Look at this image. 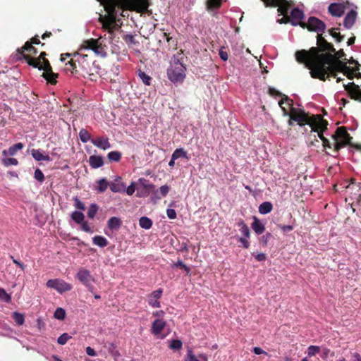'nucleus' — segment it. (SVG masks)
I'll list each match as a JSON object with an SVG mask.
<instances>
[{"mask_svg": "<svg viewBox=\"0 0 361 361\" xmlns=\"http://www.w3.org/2000/svg\"><path fill=\"white\" fill-rule=\"evenodd\" d=\"M338 30V28H331L329 30V33L336 39L338 42H341L343 40L344 36L341 35L339 32H337L336 30Z\"/></svg>", "mask_w": 361, "mask_h": 361, "instance_id": "79ce46f5", "label": "nucleus"}, {"mask_svg": "<svg viewBox=\"0 0 361 361\" xmlns=\"http://www.w3.org/2000/svg\"><path fill=\"white\" fill-rule=\"evenodd\" d=\"M91 142L94 146L103 150H106L111 147L109 142V140L107 137H97L96 138L92 139Z\"/></svg>", "mask_w": 361, "mask_h": 361, "instance_id": "2eb2a0df", "label": "nucleus"}, {"mask_svg": "<svg viewBox=\"0 0 361 361\" xmlns=\"http://www.w3.org/2000/svg\"><path fill=\"white\" fill-rule=\"evenodd\" d=\"M293 26L300 25L303 29L307 28L310 32H315L319 34H322L326 29V24L320 19L311 16L308 18L307 23L298 21L291 22Z\"/></svg>", "mask_w": 361, "mask_h": 361, "instance_id": "1a4fd4ad", "label": "nucleus"}, {"mask_svg": "<svg viewBox=\"0 0 361 361\" xmlns=\"http://www.w3.org/2000/svg\"><path fill=\"white\" fill-rule=\"evenodd\" d=\"M72 337L69 336L67 333H63L61 334L57 339V343L59 345H65L69 339H71Z\"/></svg>", "mask_w": 361, "mask_h": 361, "instance_id": "de8ad7c7", "label": "nucleus"}, {"mask_svg": "<svg viewBox=\"0 0 361 361\" xmlns=\"http://www.w3.org/2000/svg\"><path fill=\"white\" fill-rule=\"evenodd\" d=\"M163 290L161 288H159L154 291H153L149 296H148V303L149 305H151L153 307H160V302L159 299L161 298L162 295Z\"/></svg>", "mask_w": 361, "mask_h": 361, "instance_id": "dca6fc26", "label": "nucleus"}, {"mask_svg": "<svg viewBox=\"0 0 361 361\" xmlns=\"http://www.w3.org/2000/svg\"><path fill=\"white\" fill-rule=\"evenodd\" d=\"M135 190L134 183H132L126 189V193L128 195H132Z\"/></svg>", "mask_w": 361, "mask_h": 361, "instance_id": "774afa93", "label": "nucleus"}, {"mask_svg": "<svg viewBox=\"0 0 361 361\" xmlns=\"http://www.w3.org/2000/svg\"><path fill=\"white\" fill-rule=\"evenodd\" d=\"M98 211V207L96 204H92L87 212V216L90 219H94Z\"/></svg>", "mask_w": 361, "mask_h": 361, "instance_id": "49530a36", "label": "nucleus"}, {"mask_svg": "<svg viewBox=\"0 0 361 361\" xmlns=\"http://www.w3.org/2000/svg\"><path fill=\"white\" fill-rule=\"evenodd\" d=\"M79 137L82 142L86 143L91 140V135L88 131L84 128H82L79 132Z\"/></svg>", "mask_w": 361, "mask_h": 361, "instance_id": "58836bf2", "label": "nucleus"}, {"mask_svg": "<svg viewBox=\"0 0 361 361\" xmlns=\"http://www.w3.org/2000/svg\"><path fill=\"white\" fill-rule=\"evenodd\" d=\"M1 163L5 166H17L18 164V161L13 157H4L1 159Z\"/></svg>", "mask_w": 361, "mask_h": 361, "instance_id": "4c0bfd02", "label": "nucleus"}, {"mask_svg": "<svg viewBox=\"0 0 361 361\" xmlns=\"http://www.w3.org/2000/svg\"><path fill=\"white\" fill-rule=\"evenodd\" d=\"M206 4L207 10L218 9L222 4V0H207Z\"/></svg>", "mask_w": 361, "mask_h": 361, "instance_id": "7c9ffc66", "label": "nucleus"}, {"mask_svg": "<svg viewBox=\"0 0 361 361\" xmlns=\"http://www.w3.org/2000/svg\"><path fill=\"white\" fill-rule=\"evenodd\" d=\"M139 183L141 185V186L143 188V189L145 190V193H143V197H147L149 195V193L152 191H154L155 186L154 185L149 183L148 180H147L145 178H140Z\"/></svg>", "mask_w": 361, "mask_h": 361, "instance_id": "393cba45", "label": "nucleus"}, {"mask_svg": "<svg viewBox=\"0 0 361 361\" xmlns=\"http://www.w3.org/2000/svg\"><path fill=\"white\" fill-rule=\"evenodd\" d=\"M252 228L255 232L256 234L260 235L265 231V226L264 224H262V222L259 221V219L256 217L253 216V222L251 225Z\"/></svg>", "mask_w": 361, "mask_h": 361, "instance_id": "b1692460", "label": "nucleus"}, {"mask_svg": "<svg viewBox=\"0 0 361 361\" xmlns=\"http://www.w3.org/2000/svg\"><path fill=\"white\" fill-rule=\"evenodd\" d=\"M74 206L75 208L80 209V210H85V204L81 202L77 197H74Z\"/></svg>", "mask_w": 361, "mask_h": 361, "instance_id": "4d7b16f0", "label": "nucleus"}, {"mask_svg": "<svg viewBox=\"0 0 361 361\" xmlns=\"http://www.w3.org/2000/svg\"><path fill=\"white\" fill-rule=\"evenodd\" d=\"M277 22L280 24H286L291 22H295L294 20H291L290 17L288 16H283V18L279 19Z\"/></svg>", "mask_w": 361, "mask_h": 361, "instance_id": "13d9d810", "label": "nucleus"}, {"mask_svg": "<svg viewBox=\"0 0 361 361\" xmlns=\"http://www.w3.org/2000/svg\"><path fill=\"white\" fill-rule=\"evenodd\" d=\"M17 51L29 66L40 71L43 70L42 77L48 82L51 85L56 84L59 74L53 72L49 60L46 59L47 54L45 51H42L37 58L31 56L37 54V49L31 45L30 42H26L20 49H17Z\"/></svg>", "mask_w": 361, "mask_h": 361, "instance_id": "7ed1b4c3", "label": "nucleus"}, {"mask_svg": "<svg viewBox=\"0 0 361 361\" xmlns=\"http://www.w3.org/2000/svg\"><path fill=\"white\" fill-rule=\"evenodd\" d=\"M185 72V66L178 59H175L167 69V77L173 83H182L186 76Z\"/></svg>", "mask_w": 361, "mask_h": 361, "instance_id": "6e6552de", "label": "nucleus"}, {"mask_svg": "<svg viewBox=\"0 0 361 361\" xmlns=\"http://www.w3.org/2000/svg\"><path fill=\"white\" fill-rule=\"evenodd\" d=\"M88 161L92 169H97L104 165V159L102 156L92 155Z\"/></svg>", "mask_w": 361, "mask_h": 361, "instance_id": "412c9836", "label": "nucleus"}, {"mask_svg": "<svg viewBox=\"0 0 361 361\" xmlns=\"http://www.w3.org/2000/svg\"><path fill=\"white\" fill-rule=\"evenodd\" d=\"M104 6L107 15H100L99 21L102 24V29L110 34H114L117 30L118 25L117 22L118 12L121 11L120 16H125L124 11L128 8L137 12L143 13L147 10L149 6L148 0H98Z\"/></svg>", "mask_w": 361, "mask_h": 361, "instance_id": "f257e3e1", "label": "nucleus"}, {"mask_svg": "<svg viewBox=\"0 0 361 361\" xmlns=\"http://www.w3.org/2000/svg\"><path fill=\"white\" fill-rule=\"evenodd\" d=\"M238 242L242 243L243 247L245 249L249 248L250 247V242L247 240V238L240 237L238 239Z\"/></svg>", "mask_w": 361, "mask_h": 361, "instance_id": "052dcab7", "label": "nucleus"}, {"mask_svg": "<svg viewBox=\"0 0 361 361\" xmlns=\"http://www.w3.org/2000/svg\"><path fill=\"white\" fill-rule=\"evenodd\" d=\"M54 317L57 319L63 320L66 317V312L63 308L58 307L54 313Z\"/></svg>", "mask_w": 361, "mask_h": 361, "instance_id": "c03bdc74", "label": "nucleus"}, {"mask_svg": "<svg viewBox=\"0 0 361 361\" xmlns=\"http://www.w3.org/2000/svg\"><path fill=\"white\" fill-rule=\"evenodd\" d=\"M290 18L292 20H302L304 18V13L298 8H293L290 12Z\"/></svg>", "mask_w": 361, "mask_h": 361, "instance_id": "f704fd0d", "label": "nucleus"}, {"mask_svg": "<svg viewBox=\"0 0 361 361\" xmlns=\"http://www.w3.org/2000/svg\"><path fill=\"white\" fill-rule=\"evenodd\" d=\"M333 55L334 56L335 59L340 60V59H342L345 54L343 49H340L337 52L335 51V52L333 53Z\"/></svg>", "mask_w": 361, "mask_h": 361, "instance_id": "e2e57ef3", "label": "nucleus"}, {"mask_svg": "<svg viewBox=\"0 0 361 361\" xmlns=\"http://www.w3.org/2000/svg\"><path fill=\"white\" fill-rule=\"evenodd\" d=\"M139 224L142 228L149 229L152 226V221L147 216H142L139 220Z\"/></svg>", "mask_w": 361, "mask_h": 361, "instance_id": "c9c22d12", "label": "nucleus"}, {"mask_svg": "<svg viewBox=\"0 0 361 361\" xmlns=\"http://www.w3.org/2000/svg\"><path fill=\"white\" fill-rule=\"evenodd\" d=\"M31 154L36 161H51L49 156L44 155L39 149H32L31 150Z\"/></svg>", "mask_w": 361, "mask_h": 361, "instance_id": "bb28decb", "label": "nucleus"}, {"mask_svg": "<svg viewBox=\"0 0 361 361\" xmlns=\"http://www.w3.org/2000/svg\"><path fill=\"white\" fill-rule=\"evenodd\" d=\"M166 326V322L163 319H157L154 320L152 325V333L154 335L159 334Z\"/></svg>", "mask_w": 361, "mask_h": 361, "instance_id": "aec40b11", "label": "nucleus"}, {"mask_svg": "<svg viewBox=\"0 0 361 361\" xmlns=\"http://www.w3.org/2000/svg\"><path fill=\"white\" fill-rule=\"evenodd\" d=\"M101 38L98 39H89L83 41L79 50L73 54H61V61H64L66 57L73 56L78 63V66L82 69V72L85 71V67H89L90 64L93 63L92 59L87 54H83L82 51L84 50H92L97 54H102L104 53V47L100 42Z\"/></svg>", "mask_w": 361, "mask_h": 361, "instance_id": "39448f33", "label": "nucleus"}, {"mask_svg": "<svg viewBox=\"0 0 361 361\" xmlns=\"http://www.w3.org/2000/svg\"><path fill=\"white\" fill-rule=\"evenodd\" d=\"M12 318L14 319L17 325L21 326L25 322V317L23 314L15 312L12 314Z\"/></svg>", "mask_w": 361, "mask_h": 361, "instance_id": "ea45409f", "label": "nucleus"}, {"mask_svg": "<svg viewBox=\"0 0 361 361\" xmlns=\"http://www.w3.org/2000/svg\"><path fill=\"white\" fill-rule=\"evenodd\" d=\"M99 67L95 65V61L90 64L89 67H85V71L82 72L84 76L87 75L93 80L92 77H96L99 74Z\"/></svg>", "mask_w": 361, "mask_h": 361, "instance_id": "6ab92c4d", "label": "nucleus"}, {"mask_svg": "<svg viewBox=\"0 0 361 361\" xmlns=\"http://www.w3.org/2000/svg\"><path fill=\"white\" fill-rule=\"evenodd\" d=\"M329 65H325L328 67H318L313 69L312 72H310L311 77L315 79H319L325 81L330 77L336 78L338 72H342L343 74L351 70L350 66L346 65V63L341 60H336L333 55L331 61L328 62Z\"/></svg>", "mask_w": 361, "mask_h": 361, "instance_id": "423d86ee", "label": "nucleus"}, {"mask_svg": "<svg viewBox=\"0 0 361 361\" xmlns=\"http://www.w3.org/2000/svg\"><path fill=\"white\" fill-rule=\"evenodd\" d=\"M273 209V205L269 202H264L259 207V212L262 214H267L270 213Z\"/></svg>", "mask_w": 361, "mask_h": 361, "instance_id": "c756f323", "label": "nucleus"}, {"mask_svg": "<svg viewBox=\"0 0 361 361\" xmlns=\"http://www.w3.org/2000/svg\"><path fill=\"white\" fill-rule=\"evenodd\" d=\"M25 145L22 142H18L11 146L8 149L2 151L4 157H13L15 156L19 150L24 148Z\"/></svg>", "mask_w": 361, "mask_h": 361, "instance_id": "a211bd4d", "label": "nucleus"}, {"mask_svg": "<svg viewBox=\"0 0 361 361\" xmlns=\"http://www.w3.org/2000/svg\"><path fill=\"white\" fill-rule=\"evenodd\" d=\"M240 231L244 235V236L245 238H250V231L247 225H243V227L240 228Z\"/></svg>", "mask_w": 361, "mask_h": 361, "instance_id": "bf43d9fd", "label": "nucleus"}, {"mask_svg": "<svg viewBox=\"0 0 361 361\" xmlns=\"http://www.w3.org/2000/svg\"><path fill=\"white\" fill-rule=\"evenodd\" d=\"M76 58H73L66 63V71L71 72L72 74L77 72V61H75Z\"/></svg>", "mask_w": 361, "mask_h": 361, "instance_id": "473e14b6", "label": "nucleus"}, {"mask_svg": "<svg viewBox=\"0 0 361 361\" xmlns=\"http://www.w3.org/2000/svg\"><path fill=\"white\" fill-rule=\"evenodd\" d=\"M166 214L170 219H175L176 218V212L173 209H168L166 210Z\"/></svg>", "mask_w": 361, "mask_h": 361, "instance_id": "680f3d73", "label": "nucleus"}, {"mask_svg": "<svg viewBox=\"0 0 361 361\" xmlns=\"http://www.w3.org/2000/svg\"><path fill=\"white\" fill-rule=\"evenodd\" d=\"M334 139V144H331L327 138H324L322 145L325 148L331 149L334 147V157L338 155L339 150L347 145L352 146L351 140L353 137L348 133L346 128L341 126L337 128L335 133L332 135Z\"/></svg>", "mask_w": 361, "mask_h": 361, "instance_id": "0eeeda50", "label": "nucleus"}, {"mask_svg": "<svg viewBox=\"0 0 361 361\" xmlns=\"http://www.w3.org/2000/svg\"><path fill=\"white\" fill-rule=\"evenodd\" d=\"M121 225V219L116 216L111 217L107 221V226L111 231H118Z\"/></svg>", "mask_w": 361, "mask_h": 361, "instance_id": "5701e85b", "label": "nucleus"}, {"mask_svg": "<svg viewBox=\"0 0 361 361\" xmlns=\"http://www.w3.org/2000/svg\"><path fill=\"white\" fill-rule=\"evenodd\" d=\"M357 16V13L354 10H351L346 14L343 20V25L346 29H350L353 26Z\"/></svg>", "mask_w": 361, "mask_h": 361, "instance_id": "f3484780", "label": "nucleus"}, {"mask_svg": "<svg viewBox=\"0 0 361 361\" xmlns=\"http://www.w3.org/2000/svg\"><path fill=\"white\" fill-rule=\"evenodd\" d=\"M269 94H271L272 96H283V98L279 102V104L280 107L282 109L284 114L287 115L288 114V111H287V109L285 107L283 106V104L284 102L286 101V102H287L288 106H291L292 103H293V100L290 99L288 97V96H286L285 94H282L280 92H279L278 90H276L274 87H269Z\"/></svg>", "mask_w": 361, "mask_h": 361, "instance_id": "4468645a", "label": "nucleus"}, {"mask_svg": "<svg viewBox=\"0 0 361 361\" xmlns=\"http://www.w3.org/2000/svg\"><path fill=\"white\" fill-rule=\"evenodd\" d=\"M348 4L344 3H331L328 7L329 13L335 17L342 16L346 9V5Z\"/></svg>", "mask_w": 361, "mask_h": 361, "instance_id": "ddd939ff", "label": "nucleus"}, {"mask_svg": "<svg viewBox=\"0 0 361 361\" xmlns=\"http://www.w3.org/2000/svg\"><path fill=\"white\" fill-rule=\"evenodd\" d=\"M121 178L118 177L115 182L109 185L110 189L114 192H121L125 190L126 185L120 182Z\"/></svg>", "mask_w": 361, "mask_h": 361, "instance_id": "a878e982", "label": "nucleus"}, {"mask_svg": "<svg viewBox=\"0 0 361 361\" xmlns=\"http://www.w3.org/2000/svg\"><path fill=\"white\" fill-rule=\"evenodd\" d=\"M122 157V154L118 151H112L108 153L107 158L109 161L118 162Z\"/></svg>", "mask_w": 361, "mask_h": 361, "instance_id": "e433bc0d", "label": "nucleus"}, {"mask_svg": "<svg viewBox=\"0 0 361 361\" xmlns=\"http://www.w3.org/2000/svg\"><path fill=\"white\" fill-rule=\"evenodd\" d=\"M173 159H178L179 158H185L189 159L187 152L183 148L176 149L172 154Z\"/></svg>", "mask_w": 361, "mask_h": 361, "instance_id": "2f4dec72", "label": "nucleus"}, {"mask_svg": "<svg viewBox=\"0 0 361 361\" xmlns=\"http://www.w3.org/2000/svg\"><path fill=\"white\" fill-rule=\"evenodd\" d=\"M359 69L360 68L358 66L351 68V70L348 71L347 73H345L344 75H345L348 79L353 80L355 76V72L359 71Z\"/></svg>", "mask_w": 361, "mask_h": 361, "instance_id": "5fc2aeb1", "label": "nucleus"}, {"mask_svg": "<svg viewBox=\"0 0 361 361\" xmlns=\"http://www.w3.org/2000/svg\"><path fill=\"white\" fill-rule=\"evenodd\" d=\"M317 46L312 47L309 50L301 49L295 52L296 61L312 72L313 69L319 67H326L328 62L331 61L335 49L331 43L328 42L322 34L317 36Z\"/></svg>", "mask_w": 361, "mask_h": 361, "instance_id": "f03ea898", "label": "nucleus"}, {"mask_svg": "<svg viewBox=\"0 0 361 361\" xmlns=\"http://www.w3.org/2000/svg\"><path fill=\"white\" fill-rule=\"evenodd\" d=\"M47 286L56 290L59 293H63L72 290L73 286L71 283L59 279H49L47 282Z\"/></svg>", "mask_w": 361, "mask_h": 361, "instance_id": "9b49d317", "label": "nucleus"}, {"mask_svg": "<svg viewBox=\"0 0 361 361\" xmlns=\"http://www.w3.org/2000/svg\"><path fill=\"white\" fill-rule=\"evenodd\" d=\"M183 343L181 341L175 339L171 341L169 348L172 350H180L182 348Z\"/></svg>", "mask_w": 361, "mask_h": 361, "instance_id": "8fccbe9b", "label": "nucleus"}, {"mask_svg": "<svg viewBox=\"0 0 361 361\" xmlns=\"http://www.w3.org/2000/svg\"><path fill=\"white\" fill-rule=\"evenodd\" d=\"M97 183H98L97 190L99 192H104L106 190V188L109 185V183L107 182V180L105 178L99 180Z\"/></svg>", "mask_w": 361, "mask_h": 361, "instance_id": "37998d69", "label": "nucleus"}, {"mask_svg": "<svg viewBox=\"0 0 361 361\" xmlns=\"http://www.w3.org/2000/svg\"><path fill=\"white\" fill-rule=\"evenodd\" d=\"M34 177L36 180H37L39 182H43L44 180V173H42V171L39 169H37L35 171V173H34Z\"/></svg>", "mask_w": 361, "mask_h": 361, "instance_id": "864d4df0", "label": "nucleus"}, {"mask_svg": "<svg viewBox=\"0 0 361 361\" xmlns=\"http://www.w3.org/2000/svg\"><path fill=\"white\" fill-rule=\"evenodd\" d=\"M320 347L317 345H310L307 348V357H312L319 353Z\"/></svg>", "mask_w": 361, "mask_h": 361, "instance_id": "a18cd8bd", "label": "nucleus"}, {"mask_svg": "<svg viewBox=\"0 0 361 361\" xmlns=\"http://www.w3.org/2000/svg\"><path fill=\"white\" fill-rule=\"evenodd\" d=\"M138 76L145 85H150L152 78L149 75H147L145 72L139 70Z\"/></svg>", "mask_w": 361, "mask_h": 361, "instance_id": "a19ab883", "label": "nucleus"}, {"mask_svg": "<svg viewBox=\"0 0 361 361\" xmlns=\"http://www.w3.org/2000/svg\"><path fill=\"white\" fill-rule=\"evenodd\" d=\"M29 42L31 43V45L41 44L42 47L44 46V43H41L38 35L32 37Z\"/></svg>", "mask_w": 361, "mask_h": 361, "instance_id": "0e129e2a", "label": "nucleus"}, {"mask_svg": "<svg viewBox=\"0 0 361 361\" xmlns=\"http://www.w3.org/2000/svg\"><path fill=\"white\" fill-rule=\"evenodd\" d=\"M185 361H208L207 355L204 353L196 356L192 350H188Z\"/></svg>", "mask_w": 361, "mask_h": 361, "instance_id": "4be33fe9", "label": "nucleus"}, {"mask_svg": "<svg viewBox=\"0 0 361 361\" xmlns=\"http://www.w3.org/2000/svg\"><path fill=\"white\" fill-rule=\"evenodd\" d=\"M75 278L84 285L90 292L93 293L94 287L92 283L95 282V279L88 269L83 267L80 268L75 275Z\"/></svg>", "mask_w": 361, "mask_h": 361, "instance_id": "9d476101", "label": "nucleus"}, {"mask_svg": "<svg viewBox=\"0 0 361 361\" xmlns=\"http://www.w3.org/2000/svg\"><path fill=\"white\" fill-rule=\"evenodd\" d=\"M219 54L220 58H221L223 61H227V60H228V53H227L226 51H224L222 49H221L219 50Z\"/></svg>", "mask_w": 361, "mask_h": 361, "instance_id": "69168bd1", "label": "nucleus"}, {"mask_svg": "<svg viewBox=\"0 0 361 361\" xmlns=\"http://www.w3.org/2000/svg\"><path fill=\"white\" fill-rule=\"evenodd\" d=\"M71 216L75 223L80 225L85 221V216L81 212L75 211Z\"/></svg>", "mask_w": 361, "mask_h": 361, "instance_id": "72a5a7b5", "label": "nucleus"}, {"mask_svg": "<svg viewBox=\"0 0 361 361\" xmlns=\"http://www.w3.org/2000/svg\"><path fill=\"white\" fill-rule=\"evenodd\" d=\"M174 267H179V268H181V269H183L186 273L188 274L190 271V269L187 267L183 262V261H181L180 259H178L176 263L174 264L173 265Z\"/></svg>", "mask_w": 361, "mask_h": 361, "instance_id": "6e6d98bb", "label": "nucleus"}, {"mask_svg": "<svg viewBox=\"0 0 361 361\" xmlns=\"http://www.w3.org/2000/svg\"><path fill=\"white\" fill-rule=\"evenodd\" d=\"M92 243L94 245H96L100 247H104L107 246L109 242L108 240L102 235H95L92 238Z\"/></svg>", "mask_w": 361, "mask_h": 361, "instance_id": "c85d7f7f", "label": "nucleus"}, {"mask_svg": "<svg viewBox=\"0 0 361 361\" xmlns=\"http://www.w3.org/2000/svg\"><path fill=\"white\" fill-rule=\"evenodd\" d=\"M170 190V187L167 185H162L159 190L154 192V197L157 199H161L163 197H166Z\"/></svg>", "mask_w": 361, "mask_h": 361, "instance_id": "cd10ccee", "label": "nucleus"}, {"mask_svg": "<svg viewBox=\"0 0 361 361\" xmlns=\"http://www.w3.org/2000/svg\"><path fill=\"white\" fill-rule=\"evenodd\" d=\"M344 87L351 99L361 102V89L359 85L354 82H349L345 85Z\"/></svg>", "mask_w": 361, "mask_h": 361, "instance_id": "f8f14e48", "label": "nucleus"}, {"mask_svg": "<svg viewBox=\"0 0 361 361\" xmlns=\"http://www.w3.org/2000/svg\"><path fill=\"white\" fill-rule=\"evenodd\" d=\"M279 227L283 232H289L293 229V226L290 225H279Z\"/></svg>", "mask_w": 361, "mask_h": 361, "instance_id": "338daca9", "label": "nucleus"}, {"mask_svg": "<svg viewBox=\"0 0 361 361\" xmlns=\"http://www.w3.org/2000/svg\"><path fill=\"white\" fill-rule=\"evenodd\" d=\"M272 238V235L270 233H267L259 238V242L263 246H267L269 240Z\"/></svg>", "mask_w": 361, "mask_h": 361, "instance_id": "603ef678", "label": "nucleus"}, {"mask_svg": "<svg viewBox=\"0 0 361 361\" xmlns=\"http://www.w3.org/2000/svg\"><path fill=\"white\" fill-rule=\"evenodd\" d=\"M0 300L6 302H10L11 300V297L10 295H8L6 291L2 288H0Z\"/></svg>", "mask_w": 361, "mask_h": 361, "instance_id": "09e8293b", "label": "nucleus"}, {"mask_svg": "<svg viewBox=\"0 0 361 361\" xmlns=\"http://www.w3.org/2000/svg\"><path fill=\"white\" fill-rule=\"evenodd\" d=\"M80 227H81V229L86 232V233H92L94 232V230H93V228L90 226V224L86 221H84L81 224H80Z\"/></svg>", "mask_w": 361, "mask_h": 361, "instance_id": "3c124183", "label": "nucleus"}, {"mask_svg": "<svg viewBox=\"0 0 361 361\" xmlns=\"http://www.w3.org/2000/svg\"><path fill=\"white\" fill-rule=\"evenodd\" d=\"M291 119L294 120L300 126L308 125L311 128L312 132L317 133L319 137L322 140L326 138L323 133L327 130L329 123L323 118L322 115H310L309 113L305 112L304 110L293 109L292 111Z\"/></svg>", "mask_w": 361, "mask_h": 361, "instance_id": "20e7f679", "label": "nucleus"}]
</instances>
